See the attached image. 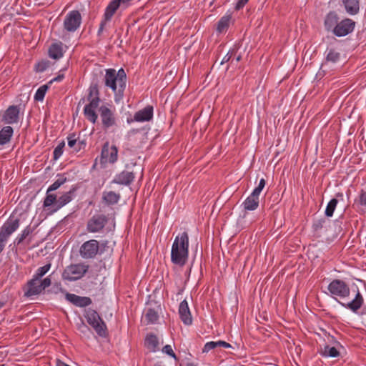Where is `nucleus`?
Listing matches in <instances>:
<instances>
[{"label": "nucleus", "mask_w": 366, "mask_h": 366, "mask_svg": "<svg viewBox=\"0 0 366 366\" xmlns=\"http://www.w3.org/2000/svg\"><path fill=\"white\" fill-rule=\"evenodd\" d=\"M104 85L110 89L114 95V101L119 103L124 97L127 85V75L123 69L116 71L114 69L105 70L104 77Z\"/></svg>", "instance_id": "obj_1"}, {"label": "nucleus", "mask_w": 366, "mask_h": 366, "mask_svg": "<svg viewBox=\"0 0 366 366\" xmlns=\"http://www.w3.org/2000/svg\"><path fill=\"white\" fill-rule=\"evenodd\" d=\"M189 257V236L184 232L177 235L171 249V261L173 264L183 267Z\"/></svg>", "instance_id": "obj_2"}, {"label": "nucleus", "mask_w": 366, "mask_h": 366, "mask_svg": "<svg viewBox=\"0 0 366 366\" xmlns=\"http://www.w3.org/2000/svg\"><path fill=\"white\" fill-rule=\"evenodd\" d=\"M88 100L89 102L84 108V114L88 121L95 124L98 118L97 109L99 107L100 102L99 92L97 84L90 86Z\"/></svg>", "instance_id": "obj_3"}, {"label": "nucleus", "mask_w": 366, "mask_h": 366, "mask_svg": "<svg viewBox=\"0 0 366 366\" xmlns=\"http://www.w3.org/2000/svg\"><path fill=\"white\" fill-rule=\"evenodd\" d=\"M89 268V264L86 263L71 264L64 269L62 277L68 281L78 280L84 277Z\"/></svg>", "instance_id": "obj_4"}, {"label": "nucleus", "mask_w": 366, "mask_h": 366, "mask_svg": "<svg viewBox=\"0 0 366 366\" xmlns=\"http://www.w3.org/2000/svg\"><path fill=\"white\" fill-rule=\"evenodd\" d=\"M85 317L87 322L94 328L96 332L101 337L107 335V326L97 312L89 309L86 312Z\"/></svg>", "instance_id": "obj_5"}, {"label": "nucleus", "mask_w": 366, "mask_h": 366, "mask_svg": "<svg viewBox=\"0 0 366 366\" xmlns=\"http://www.w3.org/2000/svg\"><path fill=\"white\" fill-rule=\"evenodd\" d=\"M51 281L49 277L44 280H37L32 278L28 282L25 289L24 295L27 297H31L40 294L45 288L51 285Z\"/></svg>", "instance_id": "obj_6"}, {"label": "nucleus", "mask_w": 366, "mask_h": 366, "mask_svg": "<svg viewBox=\"0 0 366 366\" xmlns=\"http://www.w3.org/2000/svg\"><path fill=\"white\" fill-rule=\"evenodd\" d=\"M330 295L335 297L346 298L350 296V290L347 284L341 280H333L328 285Z\"/></svg>", "instance_id": "obj_7"}, {"label": "nucleus", "mask_w": 366, "mask_h": 366, "mask_svg": "<svg viewBox=\"0 0 366 366\" xmlns=\"http://www.w3.org/2000/svg\"><path fill=\"white\" fill-rule=\"evenodd\" d=\"M81 23V16L79 11H69L64 20V28L69 32H74L79 29Z\"/></svg>", "instance_id": "obj_8"}, {"label": "nucleus", "mask_w": 366, "mask_h": 366, "mask_svg": "<svg viewBox=\"0 0 366 366\" xmlns=\"http://www.w3.org/2000/svg\"><path fill=\"white\" fill-rule=\"evenodd\" d=\"M99 112L104 128L109 129L116 125L117 119L114 111L106 105H102L99 108Z\"/></svg>", "instance_id": "obj_9"}, {"label": "nucleus", "mask_w": 366, "mask_h": 366, "mask_svg": "<svg viewBox=\"0 0 366 366\" xmlns=\"http://www.w3.org/2000/svg\"><path fill=\"white\" fill-rule=\"evenodd\" d=\"M118 159V149L115 145L110 146L109 142H106L102 149L101 163L114 164Z\"/></svg>", "instance_id": "obj_10"}, {"label": "nucleus", "mask_w": 366, "mask_h": 366, "mask_svg": "<svg viewBox=\"0 0 366 366\" xmlns=\"http://www.w3.org/2000/svg\"><path fill=\"white\" fill-rule=\"evenodd\" d=\"M107 223V219L106 216L103 214H95L88 220L86 230L90 233L100 232Z\"/></svg>", "instance_id": "obj_11"}, {"label": "nucleus", "mask_w": 366, "mask_h": 366, "mask_svg": "<svg viewBox=\"0 0 366 366\" xmlns=\"http://www.w3.org/2000/svg\"><path fill=\"white\" fill-rule=\"evenodd\" d=\"M99 249V245L97 240H88L81 246L80 255L84 259L94 258L97 254Z\"/></svg>", "instance_id": "obj_12"}, {"label": "nucleus", "mask_w": 366, "mask_h": 366, "mask_svg": "<svg viewBox=\"0 0 366 366\" xmlns=\"http://www.w3.org/2000/svg\"><path fill=\"white\" fill-rule=\"evenodd\" d=\"M355 26V22L353 20L345 19L338 22L333 34L339 37L345 36L354 30Z\"/></svg>", "instance_id": "obj_13"}, {"label": "nucleus", "mask_w": 366, "mask_h": 366, "mask_svg": "<svg viewBox=\"0 0 366 366\" xmlns=\"http://www.w3.org/2000/svg\"><path fill=\"white\" fill-rule=\"evenodd\" d=\"M20 117V108L19 106H10L4 112L1 120L9 124H17Z\"/></svg>", "instance_id": "obj_14"}, {"label": "nucleus", "mask_w": 366, "mask_h": 366, "mask_svg": "<svg viewBox=\"0 0 366 366\" xmlns=\"http://www.w3.org/2000/svg\"><path fill=\"white\" fill-rule=\"evenodd\" d=\"M330 342L334 345L326 344L323 347L321 348L320 353L322 357H337L340 353L337 349V346H340V343L336 341L333 337H330Z\"/></svg>", "instance_id": "obj_15"}, {"label": "nucleus", "mask_w": 366, "mask_h": 366, "mask_svg": "<svg viewBox=\"0 0 366 366\" xmlns=\"http://www.w3.org/2000/svg\"><path fill=\"white\" fill-rule=\"evenodd\" d=\"M179 315L180 320L185 325H190L192 323V317L186 300L182 301L179 306Z\"/></svg>", "instance_id": "obj_16"}, {"label": "nucleus", "mask_w": 366, "mask_h": 366, "mask_svg": "<svg viewBox=\"0 0 366 366\" xmlns=\"http://www.w3.org/2000/svg\"><path fill=\"white\" fill-rule=\"evenodd\" d=\"M19 227V220L14 216H11L1 227V235L9 236Z\"/></svg>", "instance_id": "obj_17"}, {"label": "nucleus", "mask_w": 366, "mask_h": 366, "mask_svg": "<svg viewBox=\"0 0 366 366\" xmlns=\"http://www.w3.org/2000/svg\"><path fill=\"white\" fill-rule=\"evenodd\" d=\"M364 303V298L361 295L359 289H357V292L355 298L350 302L344 304L341 303V305L347 309L350 310L353 312H357L359 310Z\"/></svg>", "instance_id": "obj_18"}, {"label": "nucleus", "mask_w": 366, "mask_h": 366, "mask_svg": "<svg viewBox=\"0 0 366 366\" xmlns=\"http://www.w3.org/2000/svg\"><path fill=\"white\" fill-rule=\"evenodd\" d=\"M341 54L335 48H327L325 51V61L322 66L335 64L340 61Z\"/></svg>", "instance_id": "obj_19"}, {"label": "nucleus", "mask_w": 366, "mask_h": 366, "mask_svg": "<svg viewBox=\"0 0 366 366\" xmlns=\"http://www.w3.org/2000/svg\"><path fill=\"white\" fill-rule=\"evenodd\" d=\"M153 117V107L147 106L142 110L138 111L134 116L132 121L143 122L151 120Z\"/></svg>", "instance_id": "obj_20"}, {"label": "nucleus", "mask_w": 366, "mask_h": 366, "mask_svg": "<svg viewBox=\"0 0 366 366\" xmlns=\"http://www.w3.org/2000/svg\"><path fill=\"white\" fill-rule=\"evenodd\" d=\"M339 22V17L335 11L329 12L325 16L324 25L325 29L334 33L336 26Z\"/></svg>", "instance_id": "obj_21"}, {"label": "nucleus", "mask_w": 366, "mask_h": 366, "mask_svg": "<svg viewBox=\"0 0 366 366\" xmlns=\"http://www.w3.org/2000/svg\"><path fill=\"white\" fill-rule=\"evenodd\" d=\"M134 179V175L132 172L123 171L115 177L113 182L118 184L129 185Z\"/></svg>", "instance_id": "obj_22"}, {"label": "nucleus", "mask_w": 366, "mask_h": 366, "mask_svg": "<svg viewBox=\"0 0 366 366\" xmlns=\"http://www.w3.org/2000/svg\"><path fill=\"white\" fill-rule=\"evenodd\" d=\"M353 206L358 212L366 214V191L361 190Z\"/></svg>", "instance_id": "obj_23"}, {"label": "nucleus", "mask_w": 366, "mask_h": 366, "mask_svg": "<svg viewBox=\"0 0 366 366\" xmlns=\"http://www.w3.org/2000/svg\"><path fill=\"white\" fill-rule=\"evenodd\" d=\"M63 44L57 42L52 44L49 49V55L54 59H59L63 56L64 49Z\"/></svg>", "instance_id": "obj_24"}, {"label": "nucleus", "mask_w": 366, "mask_h": 366, "mask_svg": "<svg viewBox=\"0 0 366 366\" xmlns=\"http://www.w3.org/2000/svg\"><path fill=\"white\" fill-rule=\"evenodd\" d=\"M243 206L246 210H255L259 206V196L252 192L251 194L244 201Z\"/></svg>", "instance_id": "obj_25"}, {"label": "nucleus", "mask_w": 366, "mask_h": 366, "mask_svg": "<svg viewBox=\"0 0 366 366\" xmlns=\"http://www.w3.org/2000/svg\"><path fill=\"white\" fill-rule=\"evenodd\" d=\"M231 21L232 14H226L219 20L217 23V31L219 33L226 32L230 25Z\"/></svg>", "instance_id": "obj_26"}, {"label": "nucleus", "mask_w": 366, "mask_h": 366, "mask_svg": "<svg viewBox=\"0 0 366 366\" xmlns=\"http://www.w3.org/2000/svg\"><path fill=\"white\" fill-rule=\"evenodd\" d=\"M346 11L351 15L359 11V0H342Z\"/></svg>", "instance_id": "obj_27"}, {"label": "nucleus", "mask_w": 366, "mask_h": 366, "mask_svg": "<svg viewBox=\"0 0 366 366\" xmlns=\"http://www.w3.org/2000/svg\"><path fill=\"white\" fill-rule=\"evenodd\" d=\"M120 195L114 192H105L103 194V199L109 204H114L118 202Z\"/></svg>", "instance_id": "obj_28"}, {"label": "nucleus", "mask_w": 366, "mask_h": 366, "mask_svg": "<svg viewBox=\"0 0 366 366\" xmlns=\"http://www.w3.org/2000/svg\"><path fill=\"white\" fill-rule=\"evenodd\" d=\"M14 129L11 126L1 128V145L8 143L13 136Z\"/></svg>", "instance_id": "obj_29"}, {"label": "nucleus", "mask_w": 366, "mask_h": 366, "mask_svg": "<svg viewBox=\"0 0 366 366\" xmlns=\"http://www.w3.org/2000/svg\"><path fill=\"white\" fill-rule=\"evenodd\" d=\"M159 341L158 338L154 335H149L147 336L145 340V345L148 349L154 352L158 347Z\"/></svg>", "instance_id": "obj_30"}, {"label": "nucleus", "mask_w": 366, "mask_h": 366, "mask_svg": "<svg viewBox=\"0 0 366 366\" xmlns=\"http://www.w3.org/2000/svg\"><path fill=\"white\" fill-rule=\"evenodd\" d=\"M68 147L72 149L73 152H78L81 149V142H77L75 135H69L67 137Z\"/></svg>", "instance_id": "obj_31"}, {"label": "nucleus", "mask_w": 366, "mask_h": 366, "mask_svg": "<svg viewBox=\"0 0 366 366\" xmlns=\"http://www.w3.org/2000/svg\"><path fill=\"white\" fill-rule=\"evenodd\" d=\"M71 200V192H66L57 199V209H60Z\"/></svg>", "instance_id": "obj_32"}, {"label": "nucleus", "mask_w": 366, "mask_h": 366, "mask_svg": "<svg viewBox=\"0 0 366 366\" xmlns=\"http://www.w3.org/2000/svg\"><path fill=\"white\" fill-rule=\"evenodd\" d=\"M49 85L48 84L41 86L36 92L34 94V99L38 102L44 100L45 94L48 90Z\"/></svg>", "instance_id": "obj_33"}, {"label": "nucleus", "mask_w": 366, "mask_h": 366, "mask_svg": "<svg viewBox=\"0 0 366 366\" xmlns=\"http://www.w3.org/2000/svg\"><path fill=\"white\" fill-rule=\"evenodd\" d=\"M158 314L153 309H148L145 314V319L147 321V323L154 324L158 320Z\"/></svg>", "instance_id": "obj_34"}, {"label": "nucleus", "mask_w": 366, "mask_h": 366, "mask_svg": "<svg viewBox=\"0 0 366 366\" xmlns=\"http://www.w3.org/2000/svg\"><path fill=\"white\" fill-rule=\"evenodd\" d=\"M55 205L57 207V199L55 194H50V192H46V196L44 201V207H49L51 205Z\"/></svg>", "instance_id": "obj_35"}, {"label": "nucleus", "mask_w": 366, "mask_h": 366, "mask_svg": "<svg viewBox=\"0 0 366 366\" xmlns=\"http://www.w3.org/2000/svg\"><path fill=\"white\" fill-rule=\"evenodd\" d=\"M51 268V264H46L43 267L37 269L36 273L34 274L33 278L41 280V278L48 272Z\"/></svg>", "instance_id": "obj_36"}, {"label": "nucleus", "mask_w": 366, "mask_h": 366, "mask_svg": "<svg viewBox=\"0 0 366 366\" xmlns=\"http://www.w3.org/2000/svg\"><path fill=\"white\" fill-rule=\"evenodd\" d=\"M337 200L336 199H332L327 205L325 209V215L327 217H332L333 215L334 211L337 204Z\"/></svg>", "instance_id": "obj_37"}, {"label": "nucleus", "mask_w": 366, "mask_h": 366, "mask_svg": "<svg viewBox=\"0 0 366 366\" xmlns=\"http://www.w3.org/2000/svg\"><path fill=\"white\" fill-rule=\"evenodd\" d=\"M65 147L64 141L61 142L54 150V158L59 159L63 154L64 148Z\"/></svg>", "instance_id": "obj_38"}, {"label": "nucleus", "mask_w": 366, "mask_h": 366, "mask_svg": "<svg viewBox=\"0 0 366 366\" xmlns=\"http://www.w3.org/2000/svg\"><path fill=\"white\" fill-rule=\"evenodd\" d=\"M91 303H92V300L89 297L79 296L76 306L86 307V306L89 305Z\"/></svg>", "instance_id": "obj_39"}, {"label": "nucleus", "mask_w": 366, "mask_h": 366, "mask_svg": "<svg viewBox=\"0 0 366 366\" xmlns=\"http://www.w3.org/2000/svg\"><path fill=\"white\" fill-rule=\"evenodd\" d=\"M217 347H219V345L217 344V341L214 342V341H211V342H207L203 349H202V352H209L210 350H213V349H215Z\"/></svg>", "instance_id": "obj_40"}, {"label": "nucleus", "mask_w": 366, "mask_h": 366, "mask_svg": "<svg viewBox=\"0 0 366 366\" xmlns=\"http://www.w3.org/2000/svg\"><path fill=\"white\" fill-rule=\"evenodd\" d=\"M265 184H266V182H265L264 179L262 178L259 180L257 187H255L254 189L253 190L252 193L259 197V194H260L261 192L262 191L263 188L264 187Z\"/></svg>", "instance_id": "obj_41"}, {"label": "nucleus", "mask_w": 366, "mask_h": 366, "mask_svg": "<svg viewBox=\"0 0 366 366\" xmlns=\"http://www.w3.org/2000/svg\"><path fill=\"white\" fill-rule=\"evenodd\" d=\"M49 62L46 61H41L36 64V71L37 72H43L49 67Z\"/></svg>", "instance_id": "obj_42"}, {"label": "nucleus", "mask_w": 366, "mask_h": 366, "mask_svg": "<svg viewBox=\"0 0 366 366\" xmlns=\"http://www.w3.org/2000/svg\"><path fill=\"white\" fill-rule=\"evenodd\" d=\"M162 352L164 353L167 354L168 355H169L170 357H173L174 359H175V360L177 359V356H176L175 353L174 352L171 345H165L162 348Z\"/></svg>", "instance_id": "obj_43"}, {"label": "nucleus", "mask_w": 366, "mask_h": 366, "mask_svg": "<svg viewBox=\"0 0 366 366\" xmlns=\"http://www.w3.org/2000/svg\"><path fill=\"white\" fill-rule=\"evenodd\" d=\"M64 180L57 179L47 189V192H51L52 191L56 190L63 183Z\"/></svg>", "instance_id": "obj_44"}, {"label": "nucleus", "mask_w": 366, "mask_h": 366, "mask_svg": "<svg viewBox=\"0 0 366 366\" xmlns=\"http://www.w3.org/2000/svg\"><path fill=\"white\" fill-rule=\"evenodd\" d=\"M30 229L27 227L21 232V234L16 238L18 243H21L29 234Z\"/></svg>", "instance_id": "obj_45"}, {"label": "nucleus", "mask_w": 366, "mask_h": 366, "mask_svg": "<svg viewBox=\"0 0 366 366\" xmlns=\"http://www.w3.org/2000/svg\"><path fill=\"white\" fill-rule=\"evenodd\" d=\"M79 297V296H78L76 295L70 294V293H66V295H65L66 300H68L69 302L73 303L74 305H76Z\"/></svg>", "instance_id": "obj_46"}, {"label": "nucleus", "mask_w": 366, "mask_h": 366, "mask_svg": "<svg viewBox=\"0 0 366 366\" xmlns=\"http://www.w3.org/2000/svg\"><path fill=\"white\" fill-rule=\"evenodd\" d=\"M64 78V73L59 74L57 76L53 78L47 84L50 86L54 81H61Z\"/></svg>", "instance_id": "obj_47"}, {"label": "nucleus", "mask_w": 366, "mask_h": 366, "mask_svg": "<svg viewBox=\"0 0 366 366\" xmlns=\"http://www.w3.org/2000/svg\"><path fill=\"white\" fill-rule=\"evenodd\" d=\"M217 344L219 345V347H224V348H231L232 345L223 340H218Z\"/></svg>", "instance_id": "obj_48"}, {"label": "nucleus", "mask_w": 366, "mask_h": 366, "mask_svg": "<svg viewBox=\"0 0 366 366\" xmlns=\"http://www.w3.org/2000/svg\"><path fill=\"white\" fill-rule=\"evenodd\" d=\"M249 0H238L235 9L237 10H239L242 9L247 2Z\"/></svg>", "instance_id": "obj_49"}, {"label": "nucleus", "mask_w": 366, "mask_h": 366, "mask_svg": "<svg viewBox=\"0 0 366 366\" xmlns=\"http://www.w3.org/2000/svg\"><path fill=\"white\" fill-rule=\"evenodd\" d=\"M108 21H106V19H103L101 23L99 28V30L97 31V34L99 36L103 32V30L104 29L105 25Z\"/></svg>", "instance_id": "obj_50"}, {"label": "nucleus", "mask_w": 366, "mask_h": 366, "mask_svg": "<svg viewBox=\"0 0 366 366\" xmlns=\"http://www.w3.org/2000/svg\"><path fill=\"white\" fill-rule=\"evenodd\" d=\"M230 59V56H228V54H227L224 58H223V60L222 61L221 64H223L224 61H228Z\"/></svg>", "instance_id": "obj_51"}, {"label": "nucleus", "mask_w": 366, "mask_h": 366, "mask_svg": "<svg viewBox=\"0 0 366 366\" xmlns=\"http://www.w3.org/2000/svg\"><path fill=\"white\" fill-rule=\"evenodd\" d=\"M186 366H197V365L194 363L189 362V363H187Z\"/></svg>", "instance_id": "obj_52"}, {"label": "nucleus", "mask_w": 366, "mask_h": 366, "mask_svg": "<svg viewBox=\"0 0 366 366\" xmlns=\"http://www.w3.org/2000/svg\"><path fill=\"white\" fill-rule=\"evenodd\" d=\"M319 227H322V225H320V224H315V227H316V229H317Z\"/></svg>", "instance_id": "obj_53"}, {"label": "nucleus", "mask_w": 366, "mask_h": 366, "mask_svg": "<svg viewBox=\"0 0 366 366\" xmlns=\"http://www.w3.org/2000/svg\"><path fill=\"white\" fill-rule=\"evenodd\" d=\"M239 59H240V56H238L236 60H237V61H239Z\"/></svg>", "instance_id": "obj_54"}, {"label": "nucleus", "mask_w": 366, "mask_h": 366, "mask_svg": "<svg viewBox=\"0 0 366 366\" xmlns=\"http://www.w3.org/2000/svg\"><path fill=\"white\" fill-rule=\"evenodd\" d=\"M1 366H4V365H1Z\"/></svg>", "instance_id": "obj_55"}]
</instances>
